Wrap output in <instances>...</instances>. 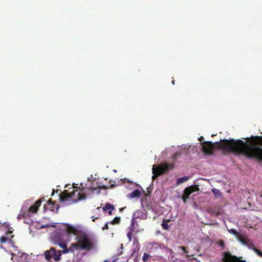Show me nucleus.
<instances>
[{"label":"nucleus","mask_w":262,"mask_h":262,"mask_svg":"<svg viewBox=\"0 0 262 262\" xmlns=\"http://www.w3.org/2000/svg\"><path fill=\"white\" fill-rule=\"evenodd\" d=\"M247 143L242 140H223L220 143L204 142L200 143L201 147L206 154H212L213 149L217 147L227 151H233L236 154H243L248 158H257L262 160V137L252 136L246 138Z\"/></svg>","instance_id":"f257e3e1"},{"label":"nucleus","mask_w":262,"mask_h":262,"mask_svg":"<svg viewBox=\"0 0 262 262\" xmlns=\"http://www.w3.org/2000/svg\"><path fill=\"white\" fill-rule=\"evenodd\" d=\"M88 183L86 184V188H83L82 184H80L81 189L80 191L78 189L73 190L72 192H63L62 195L60 196V200L62 202H66L69 201L67 205H69L74 203H76L80 201H83L86 199V195L88 191H92L93 192L96 188L101 187L100 185L97 184L96 182V178L95 180L91 177L88 179Z\"/></svg>","instance_id":"f03ea898"},{"label":"nucleus","mask_w":262,"mask_h":262,"mask_svg":"<svg viewBox=\"0 0 262 262\" xmlns=\"http://www.w3.org/2000/svg\"><path fill=\"white\" fill-rule=\"evenodd\" d=\"M77 229L69 224H62L59 229L53 232L50 236V239L54 244H57L66 240L69 234H76Z\"/></svg>","instance_id":"7ed1b4c3"},{"label":"nucleus","mask_w":262,"mask_h":262,"mask_svg":"<svg viewBox=\"0 0 262 262\" xmlns=\"http://www.w3.org/2000/svg\"><path fill=\"white\" fill-rule=\"evenodd\" d=\"M92 247V244L88 237L84 234H80L76 238V242L73 243L71 247L63 253H66L69 252H74L75 250L83 249H89Z\"/></svg>","instance_id":"20e7f679"},{"label":"nucleus","mask_w":262,"mask_h":262,"mask_svg":"<svg viewBox=\"0 0 262 262\" xmlns=\"http://www.w3.org/2000/svg\"><path fill=\"white\" fill-rule=\"evenodd\" d=\"M173 168V164L164 163L158 166L154 165L152 167V172L154 174L152 177V180H155L158 176L164 174L169 169H172Z\"/></svg>","instance_id":"39448f33"},{"label":"nucleus","mask_w":262,"mask_h":262,"mask_svg":"<svg viewBox=\"0 0 262 262\" xmlns=\"http://www.w3.org/2000/svg\"><path fill=\"white\" fill-rule=\"evenodd\" d=\"M41 201L40 200H38L35 202L34 205L30 206L26 211H25L22 209L17 218L20 219L21 216L25 219L31 217L33 213H35L37 211L38 208L41 205Z\"/></svg>","instance_id":"423d86ee"},{"label":"nucleus","mask_w":262,"mask_h":262,"mask_svg":"<svg viewBox=\"0 0 262 262\" xmlns=\"http://www.w3.org/2000/svg\"><path fill=\"white\" fill-rule=\"evenodd\" d=\"M50 253H52L53 254V258L55 261L60 260L61 253V251H55L54 248H51L49 250L45 251L44 254L46 259L50 260L52 258V256H50Z\"/></svg>","instance_id":"0eeeda50"},{"label":"nucleus","mask_w":262,"mask_h":262,"mask_svg":"<svg viewBox=\"0 0 262 262\" xmlns=\"http://www.w3.org/2000/svg\"><path fill=\"white\" fill-rule=\"evenodd\" d=\"M239 241L240 242L244 245L247 246L250 249L252 250L254 252L260 257H262V251L259 249L256 248L254 245L247 238H239Z\"/></svg>","instance_id":"6e6552de"},{"label":"nucleus","mask_w":262,"mask_h":262,"mask_svg":"<svg viewBox=\"0 0 262 262\" xmlns=\"http://www.w3.org/2000/svg\"><path fill=\"white\" fill-rule=\"evenodd\" d=\"M223 260L224 262H246L245 260L239 259L237 256L232 255L229 252L224 253Z\"/></svg>","instance_id":"1a4fd4ad"},{"label":"nucleus","mask_w":262,"mask_h":262,"mask_svg":"<svg viewBox=\"0 0 262 262\" xmlns=\"http://www.w3.org/2000/svg\"><path fill=\"white\" fill-rule=\"evenodd\" d=\"M199 188L198 186H191L185 189L184 194L182 196V199L184 203L186 202L189 196L194 191L199 190Z\"/></svg>","instance_id":"9d476101"},{"label":"nucleus","mask_w":262,"mask_h":262,"mask_svg":"<svg viewBox=\"0 0 262 262\" xmlns=\"http://www.w3.org/2000/svg\"><path fill=\"white\" fill-rule=\"evenodd\" d=\"M135 228V224L134 223V220L133 219H132V224H131L130 227H129V228L128 229V231L127 234V237L129 241H132V233L134 232Z\"/></svg>","instance_id":"9b49d317"},{"label":"nucleus","mask_w":262,"mask_h":262,"mask_svg":"<svg viewBox=\"0 0 262 262\" xmlns=\"http://www.w3.org/2000/svg\"><path fill=\"white\" fill-rule=\"evenodd\" d=\"M146 217V215L144 212L142 211L138 210L136 211L133 214V219L134 220L135 219H144Z\"/></svg>","instance_id":"f8f14e48"},{"label":"nucleus","mask_w":262,"mask_h":262,"mask_svg":"<svg viewBox=\"0 0 262 262\" xmlns=\"http://www.w3.org/2000/svg\"><path fill=\"white\" fill-rule=\"evenodd\" d=\"M141 195V192L138 189H136L134 191L130 193H128L127 195V198L129 199H133V198H139Z\"/></svg>","instance_id":"ddd939ff"},{"label":"nucleus","mask_w":262,"mask_h":262,"mask_svg":"<svg viewBox=\"0 0 262 262\" xmlns=\"http://www.w3.org/2000/svg\"><path fill=\"white\" fill-rule=\"evenodd\" d=\"M114 206L109 203L105 204V206L103 208V211L107 212L109 215L112 214V211L114 210Z\"/></svg>","instance_id":"4468645a"},{"label":"nucleus","mask_w":262,"mask_h":262,"mask_svg":"<svg viewBox=\"0 0 262 262\" xmlns=\"http://www.w3.org/2000/svg\"><path fill=\"white\" fill-rule=\"evenodd\" d=\"M189 179V177L185 176V177H181L177 180V185H179L182 183H183L186 182L187 181H188Z\"/></svg>","instance_id":"2eb2a0df"},{"label":"nucleus","mask_w":262,"mask_h":262,"mask_svg":"<svg viewBox=\"0 0 262 262\" xmlns=\"http://www.w3.org/2000/svg\"><path fill=\"white\" fill-rule=\"evenodd\" d=\"M212 191L216 198H221L222 196L221 192L219 190L213 188L212 189Z\"/></svg>","instance_id":"dca6fc26"},{"label":"nucleus","mask_w":262,"mask_h":262,"mask_svg":"<svg viewBox=\"0 0 262 262\" xmlns=\"http://www.w3.org/2000/svg\"><path fill=\"white\" fill-rule=\"evenodd\" d=\"M120 221V218L119 217H116L111 222L112 224H118Z\"/></svg>","instance_id":"f3484780"},{"label":"nucleus","mask_w":262,"mask_h":262,"mask_svg":"<svg viewBox=\"0 0 262 262\" xmlns=\"http://www.w3.org/2000/svg\"><path fill=\"white\" fill-rule=\"evenodd\" d=\"M178 249H179V252L181 254H185V253H187V252L185 250V248L183 247H179L178 248Z\"/></svg>","instance_id":"a211bd4d"},{"label":"nucleus","mask_w":262,"mask_h":262,"mask_svg":"<svg viewBox=\"0 0 262 262\" xmlns=\"http://www.w3.org/2000/svg\"><path fill=\"white\" fill-rule=\"evenodd\" d=\"M228 231H229V232L230 233H231V234L234 235L235 236L238 237V232H237V231L236 230L233 229H231L230 230H229Z\"/></svg>","instance_id":"6ab92c4d"},{"label":"nucleus","mask_w":262,"mask_h":262,"mask_svg":"<svg viewBox=\"0 0 262 262\" xmlns=\"http://www.w3.org/2000/svg\"><path fill=\"white\" fill-rule=\"evenodd\" d=\"M149 257H150V256L149 254H147L145 253L144 254L143 256H142L143 261H144L145 262L147 261V260H148V259L149 258Z\"/></svg>","instance_id":"aec40b11"},{"label":"nucleus","mask_w":262,"mask_h":262,"mask_svg":"<svg viewBox=\"0 0 262 262\" xmlns=\"http://www.w3.org/2000/svg\"><path fill=\"white\" fill-rule=\"evenodd\" d=\"M57 245H58L61 248L63 249L67 248V245L66 243L59 242Z\"/></svg>","instance_id":"412c9836"},{"label":"nucleus","mask_w":262,"mask_h":262,"mask_svg":"<svg viewBox=\"0 0 262 262\" xmlns=\"http://www.w3.org/2000/svg\"><path fill=\"white\" fill-rule=\"evenodd\" d=\"M162 225L164 229H167L168 228V225L166 222H163Z\"/></svg>","instance_id":"4be33fe9"},{"label":"nucleus","mask_w":262,"mask_h":262,"mask_svg":"<svg viewBox=\"0 0 262 262\" xmlns=\"http://www.w3.org/2000/svg\"><path fill=\"white\" fill-rule=\"evenodd\" d=\"M134 246H136V249L137 251L139 250V246L138 245V242L136 241L134 242Z\"/></svg>","instance_id":"5701e85b"},{"label":"nucleus","mask_w":262,"mask_h":262,"mask_svg":"<svg viewBox=\"0 0 262 262\" xmlns=\"http://www.w3.org/2000/svg\"><path fill=\"white\" fill-rule=\"evenodd\" d=\"M7 240V238L6 237H2L1 238V242H2V243H5V242H6Z\"/></svg>","instance_id":"b1692460"},{"label":"nucleus","mask_w":262,"mask_h":262,"mask_svg":"<svg viewBox=\"0 0 262 262\" xmlns=\"http://www.w3.org/2000/svg\"><path fill=\"white\" fill-rule=\"evenodd\" d=\"M108 223H106L104 225V226L103 227H102V229L104 230L105 229H108Z\"/></svg>","instance_id":"393cba45"},{"label":"nucleus","mask_w":262,"mask_h":262,"mask_svg":"<svg viewBox=\"0 0 262 262\" xmlns=\"http://www.w3.org/2000/svg\"><path fill=\"white\" fill-rule=\"evenodd\" d=\"M49 226L55 227V226L54 225H50L49 224H48V225H45V226H42L41 227H49Z\"/></svg>","instance_id":"a878e982"},{"label":"nucleus","mask_w":262,"mask_h":262,"mask_svg":"<svg viewBox=\"0 0 262 262\" xmlns=\"http://www.w3.org/2000/svg\"><path fill=\"white\" fill-rule=\"evenodd\" d=\"M92 221H95L96 219H97L98 218V217H94V216H92Z\"/></svg>","instance_id":"bb28decb"},{"label":"nucleus","mask_w":262,"mask_h":262,"mask_svg":"<svg viewBox=\"0 0 262 262\" xmlns=\"http://www.w3.org/2000/svg\"><path fill=\"white\" fill-rule=\"evenodd\" d=\"M203 139V137L202 136V137H201L199 139V141H201Z\"/></svg>","instance_id":"cd10ccee"},{"label":"nucleus","mask_w":262,"mask_h":262,"mask_svg":"<svg viewBox=\"0 0 262 262\" xmlns=\"http://www.w3.org/2000/svg\"><path fill=\"white\" fill-rule=\"evenodd\" d=\"M24 222L26 223H27V224H30V223H32V222H27L26 221H25Z\"/></svg>","instance_id":"c85d7f7f"},{"label":"nucleus","mask_w":262,"mask_h":262,"mask_svg":"<svg viewBox=\"0 0 262 262\" xmlns=\"http://www.w3.org/2000/svg\"><path fill=\"white\" fill-rule=\"evenodd\" d=\"M50 256H52V258H53V254L52 253H50Z\"/></svg>","instance_id":"c756f323"},{"label":"nucleus","mask_w":262,"mask_h":262,"mask_svg":"<svg viewBox=\"0 0 262 262\" xmlns=\"http://www.w3.org/2000/svg\"><path fill=\"white\" fill-rule=\"evenodd\" d=\"M172 83L173 84H174V80H173V81H172Z\"/></svg>","instance_id":"7c9ffc66"},{"label":"nucleus","mask_w":262,"mask_h":262,"mask_svg":"<svg viewBox=\"0 0 262 262\" xmlns=\"http://www.w3.org/2000/svg\"><path fill=\"white\" fill-rule=\"evenodd\" d=\"M96 209L99 210L100 209V208L99 207H97Z\"/></svg>","instance_id":"2f4dec72"},{"label":"nucleus","mask_w":262,"mask_h":262,"mask_svg":"<svg viewBox=\"0 0 262 262\" xmlns=\"http://www.w3.org/2000/svg\"><path fill=\"white\" fill-rule=\"evenodd\" d=\"M114 171L116 172L117 171V170H114Z\"/></svg>","instance_id":"473e14b6"},{"label":"nucleus","mask_w":262,"mask_h":262,"mask_svg":"<svg viewBox=\"0 0 262 262\" xmlns=\"http://www.w3.org/2000/svg\"><path fill=\"white\" fill-rule=\"evenodd\" d=\"M73 187H74L75 188H76V187H75V186H74V185H73Z\"/></svg>","instance_id":"72a5a7b5"},{"label":"nucleus","mask_w":262,"mask_h":262,"mask_svg":"<svg viewBox=\"0 0 262 262\" xmlns=\"http://www.w3.org/2000/svg\"><path fill=\"white\" fill-rule=\"evenodd\" d=\"M105 262H108L107 260H105Z\"/></svg>","instance_id":"f704fd0d"}]
</instances>
